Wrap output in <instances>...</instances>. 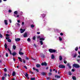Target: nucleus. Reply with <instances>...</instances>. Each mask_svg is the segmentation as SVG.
Masks as SVG:
<instances>
[{"label": "nucleus", "instance_id": "nucleus-64", "mask_svg": "<svg viewBox=\"0 0 80 80\" xmlns=\"http://www.w3.org/2000/svg\"><path fill=\"white\" fill-rule=\"evenodd\" d=\"M11 80H15V79L14 78H12V79Z\"/></svg>", "mask_w": 80, "mask_h": 80}, {"label": "nucleus", "instance_id": "nucleus-46", "mask_svg": "<svg viewBox=\"0 0 80 80\" xmlns=\"http://www.w3.org/2000/svg\"><path fill=\"white\" fill-rule=\"evenodd\" d=\"M9 36H10V35H9V34H6V37H9Z\"/></svg>", "mask_w": 80, "mask_h": 80}, {"label": "nucleus", "instance_id": "nucleus-48", "mask_svg": "<svg viewBox=\"0 0 80 80\" xmlns=\"http://www.w3.org/2000/svg\"><path fill=\"white\" fill-rule=\"evenodd\" d=\"M8 12L9 13H11V12H12V10H10V9H9V10H8Z\"/></svg>", "mask_w": 80, "mask_h": 80}, {"label": "nucleus", "instance_id": "nucleus-35", "mask_svg": "<svg viewBox=\"0 0 80 80\" xmlns=\"http://www.w3.org/2000/svg\"><path fill=\"white\" fill-rule=\"evenodd\" d=\"M35 80V78H31V80Z\"/></svg>", "mask_w": 80, "mask_h": 80}, {"label": "nucleus", "instance_id": "nucleus-34", "mask_svg": "<svg viewBox=\"0 0 80 80\" xmlns=\"http://www.w3.org/2000/svg\"><path fill=\"white\" fill-rule=\"evenodd\" d=\"M28 42H30L31 41V40L30 39V38H28L27 39Z\"/></svg>", "mask_w": 80, "mask_h": 80}, {"label": "nucleus", "instance_id": "nucleus-43", "mask_svg": "<svg viewBox=\"0 0 80 80\" xmlns=\"http://www.w3.org/2000/svg\"><path fill=\"white\" fill-rule=\"evenodd\" d=\"M67 61H65V60H64V63H65V64H66V63H67Z\"/></svg>", "mask_w": 80, "mask_h": 80}, {"label": "nucleus", "instance_id": "nucleus-52", "mask_svg": "<svg viewBox=\"0 0 80 80\" xmlns=\"http://www.w3.org/2000/svg\"><path fill=\"white\" fill-rule=\"evenodd\" d=\"M29 72H30V73H32V74H33V72H32V71H30Z\"/></svg>", "mask_w": 80, "mask_h": 80}, {"label": "nucleus", "instance_id": "nucleus-50", "mask_svg": "<svg viewBox=\"0 0 80 80\" xmlns=\"http://www.w3.org/2000/svg\"><path fill=\"white\" fill-rule=\"evenodd\" d=\"M23 62L24 63H25V62H26L25 60L24 59H23Z\"/></svg>", "mask_w": 80, "mask_h": 80}, {"label": "nucleus", "instance_id": "nucleus-12", "mask_svg": "<svg viewBox=\"0 0 80 80\" xmlns=\"http://www.w3.org/2000/svg\"><path fill=\"white\" fill-rule=\"evenodd\" d=\"M55 78H60V76H58L57 75H55Z\"/></svg>", "mask_w": 80, "mask_h": 80}, {"label": "nucleus", "instance_id": "nucleus-31", "mask_svg": "<svg viewBox=\"0 0 80 80\" xmlns=\"http://www.w3.org/2000/svg\"><path fill=\"white\" fill-rule=\"evenodd\" d=\"M4 71L5 72H7V69L6 68H5L4 69Z\"/></svg>", "mask_w": 80, "mask_h": 80}, {"label": "nucleus", "instance_id": "nucleus-9", "mask_svg": "<svg viewBox=\"0 0 80 80\" xmlns=\"http://www.w3.org/2000/svg\"><path fill=\"white\" fill-rule=\"evenodd\" d=\"M11 55H12L13 56H15V55H17V53L15 52H13L11 54Z\"/></svg>", "mask_w": 80, "mask_h": 80}, {"label": "nucleus", "instance_id": "nucleus-30", "mask_svg": "<svg viewBox=\"0 0 80 80\" xmlns=\"http://www.w3.org/2000/svg\"><path fill=\"white\" fill-rule=\"evenodd\" d=\"M8 42H12V40H11V39H8Z\"/></svg>", "mask_w": 80, "mask_h": 80}, {"label": "nucleus", "instance_id": "nucleus-25", "mask_svg": "<svg viewBox=\"0 0 80 80\" xmlns=\"http://www.w3.org/2000/svg\"><path fill=\"white\" fill-rule=\"evenodd\" d=\"M14 14H15V15H17V14H18V11H15L14 12Z\"/></svg>", "mask_w": 80, "mask_h": 80}, {"label": "nucleus", "instance_id": "nucleus-11", "mask_svg": "<svg viewBox=\"0 0 80 80\" xmlns=\"http://www.w3.org/2000/svg\"><path fill=\"white\" fill-rule=\"evenodd\" d=\"M15 75H16V73L15 72L13 71L12 72V76H15Z\"/></svg>", "mask_w": 80, "mask_h": 80}, {"label": "nucleus", "instance_id": "nucleus-8", "mask_svg": "<svg viewBox=\"0 0 80 80\" xmlns=\"http://www.w3.org/2000/svg\"><path fill=\"white\" fill-rule=\"evenodd\" d=\"M15 40L16 42H18L20 40V38H17L15 39Z\"/></svg>", "mask_w": 80, "mask_h": 80}, {"label": "nucleus", "instance_id": "nucleus-7", "mask_svg": "<svg viewBox=\"0 0 80 80\" xmlns=\"http://www.w3.org/2000/svg\"><path fill=\"white\" fill-rule=\"evenodd\" d=\"M4 22L5 24L6 25H8V22H7V20H5L4 21Z\"/></svg>", "mask_w": 80, "mask_h": 80}, {"label": "nucleus", "instance_id": "nucleus-27", "mask_svg": "<svg viewBox=\"0 0 80 80\" xmlns=\"http://www.w3.org/2000/svg\"><path fill=\"white\" fill-rule=\"evenodd\" d=\"M25 75V77H28V73H26Z\"/></svg>", "mask_w": 80, "mask_h": 80}, {"label": "nucleus", "instance_id": "nucleus-10", "mask_svg": "<svg viewBox=\"0 0 80 80\" xmlns=\"http://www.w3.org/2000/svg\"><path fill=\"white\" fill-rule=\"evenodd\" d=\"M19 54L20 55H23V54H24V53H23L22 52H20V51H19Z\"/></svg>", "mask_w": 80, "mask_h": 80}, {"label": "nucleus", "instance_id": "nucleus-28", "mask_svg": "<svg viewBox=\"0 0 80 80\" xmlns=\"http://www.w3.org/2000/svg\"><path fill=\"white\" fill-rule=\"evenodd\" d=\"M39 42L41 45H43V41H40Z\"/></svg>", "mask_w": 80, "mask_h": 80}, {"label": "nucleus", "instance_id": "nucleus-41", "mask_svg": "<svg viewBox=\"0 0 80 80\" xmlns=\"http://www.w3.org/2000/svg\"><path fill=\"white\" fill-rule=\"evenodd\" d=\"M32 38L34 40H35L36 39V37H35V36H34Z\"/></svg>", "mask_w": 80, "mask_h": 80}, {"label": "nucleus", "instance_id": "nucleus-33", "mask_svg": "<svg viewBox=\"0 0 80 80\" xmlns=\"http://www.w3.org/2000/svg\"><path fill=\"white\" fill-rule=\"evenodd\" d=\"M25 59L27 60H29V58H28L27 57H26L25 58Z\"/></svg>", "mask_w": 80, "mask_h": 80}, {"label": "nucleus", "instance_id": "nucleus-59", "mask_svg": "<svg viewBox=\"0 0 80 80\" xmlns=\"http://www.w3.org/2000/svg\"><path fill=\"white\" fill-rule=\"evenodd\" d=\"M50 72H52V69H50Z\"/></svg>", "mask_w": 80, "mask_h": 80}, {"label": "nucleus", "instance_id": "nucleus-24", "mask_svg": "<svg viewBox=\"0 0 80 80\" xmlns=\"http://www.w3.org/2000/svg\"><path fill=\"white\" fill-rule=\"evenodd\" d=\"M12 47H13V50H15V49H16V46L15 45H13V46Z\"/></svg>", "mask_w": 80, "mask_h": 80}, {"label": "nucleus", "instance_id": "nucleus-56", "mask_svg": "<svg viewBox=\"0 0 80 80\" xmlns=\"http://www.w3.org/2000/svg\"><path fill=\"white\" fill-rule=\"evenodd\" d=\"M40 33V32H37V34H39Z\"/></svg>", "mask_w": 80, "mask_h": 80}, {"label": "nucleus", "instance_id": "nucleus-16", "mask_svg": "<svg viewBox=\"0 0 80 80\" xmlns=\"http://www.w3.org/2000/svg\"><path fill=\"white\" fill-rule=\"evenodd\" d=\"M68 66L69 67V68L70 69L72 68V66H70V64L69 63L68 64Z\"/></svg>", "mask_w": 80, "mask_h": 80}, {"label": "nucleus", "instance_id": "nucleus-57", "mask_svg": "<svg viewBox=\"0 0 80 80\" xmlns=\"http://www.w3.org/2000/svg\"><path fill=\"white\" fill-rule=\"evenodd\" d=\"M33 45L34 47H37V46L36 45V44H34Z\"/></svg>", "mask_w": 80, "mask_h": 80}, {"label": "nucleus", "instance_id": "nucleus-62", "mask_svg": "<svg viewBox=\"0 0 80 80\" xmlns=\"http://www.w3.org/2000/svg\"><path fill=\"white\" fill-rule=\"evenodd\" d=\"M37 38H40V36H39L38 37H37Z\"/></svg>", "mask_w": 80, "mask_h": 80}, {"label": "nucleus", "instance_id": "nucleus-58", "mask_svg": "<svg viewBox=\"0 0 80 80\" xmlns=\"http://www.w3.org/2000/svg\"><path fill=\"white\" fill-rule=\"evenodd\" d=\"M24 23H25L24 22H22V25H24Z\"/></svg>", "mask_w": 80, "mask_h": 80}, {"label": "nucleus", "instance_id": "nucleus-21", "mask_svg": "<svg viewBox=\"0 0 80 80\" xmlns=\"http://www.w3.org/2000/svg\"><path fill=\"white\" fill-rule=\"evenodd\" d=\"M72 78L73 80H77V78H76V77L75 76H73L72 77Z\"/></svg>", "mask_w": 80, "mask_h": 80}, {"label": "nucleus", "instance_id": "nucleus-32", "mask_svg": "<svg viewBox=\"0 0 80 80\" xmlns=\"http://www.w3.org/2000/svg\"><path fill=\"white\" fill-rule=\"evenodd\" d=\"M59 38L60 41H62V38L60 37H59Z\"/></svg>", "mask_w": 80, "mask_h": 80}, {"label": "nucleus", "instance_id": "nucleus-6", "mask_svg": "<svg viewBox=\"0 0 80 80\" xmlns=\"http://www.w3.org/2000/svg\"><path fill=\"white\" fill-rule=\"evenodd\" d=\"M23 37L24 38H26L27 37V32H25L23 35Z\"/></svg>", "mask_w": 80, "mask_h": 80}, {"label": "nucleus", "instance_id": "nucleus-22", "mask_svg": "<svg viewBox=\"0 0 80 80\" xmlns=\"http://www.w3.org/2000/svg\"><path fill=\"white\" fill-rule=\"evenodd\" d=\"M59 60L60 61H62V57L61 56H59Z\"/></svg>", "mask_w": 80, "mask_h": 80}, {"label": "nucleus", "instance_id": "nucleus-60", "mask_svg": "<svg viewBox=\"0 0 80 80\" xmlns=\"http://www.w3.org/2000/svg\"><path fill=\"white\" fill-rule=\"evenodd\" d=\"M6 40H8V39H9V38H7H7H6Z\"/></svg>", "mask_w": 80, "mask_h": 80}, {"label": "nucleus", "instance_id": "nucleus-14", "mask_svg": "<svg viewBox=\"0 0 80 80\" xmlns=\"http://www.w3.org/2000/svg\"><path fill=\"white\" fill-rule=\"evenodd\" d=\"M41 57H42V58H45V55H44L43 53H42L41 54Z\"/></svg>", "mask_w": 80, "mask_h": 80}, {"label": "nucleus", "instance_id": "nucleus-20", "mask_svg": "<svg viewBox=\"0 0 80 80\" xmlns=\"http://www.w3.org/2000/svg\"><path fill=\"white\" fill-rule=\"evenodd\" d=\"M45 38H40V40H41V41H43V40H44Z\"/></svg>", "mask_w": 80, "mask_h": 80}, {"label": "nucleus", "instance_id": "nucleus-13", "mask_svg": "<svg viewBox=\"0 0 80 80\" xmlns=\"http://www.w3.org/2000/svg\"><path fill=\"white\" fill-rule=\"evenodd\" d=\"M18 58L19 59V61L21 62H22V58L21 57H18Z\"/></svg>", "mask_w": 80, "mask_h": 80}, {"label": "nucleus", "instance_id": "nucleus-36", "mask_svg": "<svg viewBox=\"0 0 80 80\" xmlns=\"http://www.w3.org/2000/svg\"><path fill=\"white\" fill-rule=\"evenodd\" d=\"M52 72H49L48 73V75L49 76H50V75H52Z\"/></svg>", "mask_w": 80, "mask_h": 80}, {"label": "nucleus", "instance_id": "nucleus-38", "mask_svg": "<svg viewBox=\"0 0 80 80\" xmlns=\"http://www.w3.org/2000/svg\"><path fill=\"white\" fill-rule=\"evenodd\" d=\"M75 51H78V47H76V48H75Z\"/></svg>", "mask_w": 80, "mask_h": 80}, {"label": "nucleus", "instance_id": "nucleus-15", "mask_svg": "<svg viewBox=\"0 0 80 80\" xmlns=\"http://www.w3.org/2000/svg\"><path fill=\"white\" fill-rule=\"evenodd\" d=\"M36 67L38 68H39L40 67H41V65H40V64H37L36 65Z\"/></svg>", "mask_w": 80, "mask_h": 80}, {"label": "nucleus", "instance_id": "nucleus-54", "mask_svg": "<svg viewBox=\"0 0 80 80\" xmlns=\"http://www.w3.org/2000/svg\"><path fill=\"white\" fill-rule=\"evenodd\" d=\"M4 76V77H7V73L5 74Z\"/></svg>", "mask_w": 80, "mask_h": 80}, {"label": "nucleus", "instance_id": "nucleus-44", "mask_svg": "<svg viewBox=\"0 0 80 80\" xmlns=\"http://www.w3.org/2000/svg\"><path fill=\"white\" fill-rule=\"evenodd\" d=\"M3 37V36H2V35L0 33V38H2Z\"/></svg>", "mask_w": 80, "mask_h": 80}, {"label": "nucleus", "instance_id": "nucleus-18", "mask_svg": "<svg viewBox=\"0 0 80 80\" xmlns=\"http://www.w3.org/2000/svg\"><path fill=\"white\" fill-rule=\"evenodd\" d=\"M56 51H57L56 50L53 49L51 53H55Z\"/></svg>", "mask_w": 80, "mask_h": 80}, {"label": "nucleus", "instance_id": "nucleus-1", "mask_svg": "<svg viewBox=\"0 0 80 80\" xmlns=\"http://www.w3.org/2000/svg\"><path fill=\"white\" fill-rule=\"evenodd\" d=\"M73 67H75V68H80V65L77 64H73Z\"/></svg>", "mask_w": 80, "mask_h": 80}, {"label": "nucleus", "instance_id": "nucleus-3", "mask_svg": "<svg viewBox=\"0 0 80 80\" xmlns=\"http://www.w3.org/2000/svg\"><path fill=\"white\" fill-rule=\"evenodd\" d=\"M41 65L42 66H44H44H47V63L46 62H42L41 64Z\"/></svg>", "mask_w": 80, "mask_h": 80}, {"label": "nucleus", "instance_id": "nucleus-2", "mask_svg": "<svg viewBox=\"0 0 80 80\" xmlns=\"http://www.w3.org/2000/svg\"><path fill=\"white\" fill-rule=\"evenodd\" d=\"M59 68H65V66L62 64H60L59 65Z\"/></svg>", "mask_w": 80, "mask_h": 80}, {"label": "nucleus", "instance_id": "nucleus-26", "mask_svg": "<svg viewBox=\"0 0 80 80\" xmlns=\"http://www.w3.org/2000/svg\"><path fill=\"white\" fill-rule=\"evenodd\" d=\"M45 16H46V14H42V17L43 18H44Z\"/></svg>", "mask_w": 80, "mask_h": 80}, {"label": "nucleus", "instance_id": "nucleus-49", "mask_svg": "<svg viewBox=\"0 0 80 80\" xmlns=\"http://www.w3.org/2000/svg\"><path fill=\"white\" fill-rule=\"evenodd\" d=\"M2 80H5V77H2Z\"/></svg>", "mask_w": 80, "mask_h": 80}, {"label": "nucleus", "instance_id": "nucleus-4", "mask_svg": "<svg viewBox=\"0 0 80 80\" xmlns=\"http://www.w3.org/2000/svg\"><path fill=\"white\" fill-rule=\"evenodd\" d=\"M20 33H23L24 32H25V29H24L23 30V29L22 28H21L20 29Z\"/></svg>", "mask_w": 80, "mask_h": 80}, {"label": "nucleus", "instance_id": "nucleus-63", "mask_svg": "<svg viewBox=\"0 0 80 80\" xmlns=\"http://www.w3.org/2000/svg\"><path fill=\"white\" fill-rule=\"evenodd\" d=\"M17 25H18V26H20V23H17Z\"/></svg>", "mask_w": 80, "mask_h": 80}, {"label": "nucleus", "instance_id": "nucleus-23", "mask_svg": "<svg viewBox=\"0 0 80 80\" xmlns=\"http://www.w3.org/2000/svg\"><path fill=\"white\" fill-rule=\"evenodd\" d=\"M8 50L9 52L10 53V54H12V51H11V50H10V49L9 48H8Z\"/></svg>", "mask_w": 80, "mask_h": 80}, {"label": "nucleus", "instance_id": "nucleus-53", "mask_svg": "<svg viewBox=\"0 0 80 80\" xmlns=\"http://www.w3.org/2000/svg\"><path fill=\"white\" fill-rule=\"evenodd\" d=\"M24 68H26V69H27V67L26 66H24Z\"/></svg>", "mask_w": 80, "mask_h": 80}, {"label": "nucleus", "instance_id": "nucleus-45", "mask_svg": "<svg viewBox=\"0 0 80 80\" xmlns=\"http://www.w3.org/2000/svg\"><path fill=\"white\" fill-rule=\"evenodd\" d=\"M60 35H61V36H63V34L62 32H61L60 33Z\"/></svg>", "mask_w": 80, "mask_h": 80}, {"label": "nucleus", "instance_id": "nucleus-55", "mask_svg": "<svg viewBox=\"0 0 80 80\" xmlns=\"http://www.w3.org/2000/svg\"><path fill=\"white\" fill-rule=\"evenodd\" d=\"M72 72H75V69H72Z\"/></svg>", "mask_w": 80, "mask_h": 80}, {"label": "nucleus", "instance_id": "nucleus-19", "mask_svg": "<svg viewBox=\"0 0 80 80\" xmlns=\"http://www.w3.org/2000/svg\"><path fill=\"white\" fill-rule=\"evenodd\" d=\"M52 50L53 49H49L48 50V51L49 52H50V53H52Z\"/></svg>", "mask_w": 80, "mask_h": 80}, {"label": "nucleus", "instance_id": "nucleus-17", "mask_svg": "<svg viewBox=\"0 0 80 80\" xmlns=\"http://www.w3.org/2000/svg\"><path fill=\"white\" fill-rule=\"evenodd\" d=\"M54 58H55V56H54V55L52 54L51 56V59H54Z\"/></svg>", "mask_w": 80, "mask_h": 80}, {"label": "nucleus", "instance_id": "nucleus-5", "mask_svg": "<svg viewBox=\"0 0 80 80\" xmlns=\"http://www.w3.org/2000/svg\"><path fill=\"white\" fill-rule=\"evenodd\" d=\"M41 74L42 75H43V76H45V75H47V73L46 72H43L41 73Z\"/></svg>", "mask_w": 80, "mask_h": 80}, {"label": "nucleus", "instance_id": "nucleus-37", "mask_svg": "<svg viewBox=\"0 0 80 80\" xmlns=\"http://www.w3.org/2000/svg\"><path fill=\"white\" fill-rule=\"evenodd\" d=\"M31 27L32 28H33V27H35V26H34L33 24H32V25H31Z\"/></svg>", "mask_w": 80, "mask_h": 80}, {"label": "nucleus", "instance_id": "nucleus-47", "mask_svg": "<svg viewBox=\"0 0 80 80\" xmlns=\"http://www.w3.org/2000/svg\"><path fill=\"white\" fill-rule=\"evenodd\" d=\"M77 62H80V59H77Z\"/></svg>", "mask_w": 80, "mask_h": 80}, {"label": "nucleus", "instance_id": "nucleus-42", "mask_svg": "<svg viewBox=\"0 0 80 80\" xmlns=\"http://www.w3.org/2000/svg\"><path fill=\"white\" fill-rule=\"evenodd\" d=\"M6 56L7 57H8V53H7L6 54Z\"/></svg>", "mask_w": 80, "mask_h": 80}, {"label": "nucleus", "instance_id": "nucleus-61", "mask_svg": "<svg viewBox=\"0 0 80 80\" xmlns=\"http://www.w3.org/2000/svg\"><path fill=\"white\" fill-rule=\"evenodd\" d=\"M22 48H20V50L19 52H21V51H22Z\"/></svg>", "mask_w": 80, "mask_h": 80}, {"label": "nucleus", "instance_id": "nucleus-40", "mask_svg": "<svg viewBox=\"0 0 80 80\" xmlns=\"http://www.w3.org/2000/svg\"><path fill=\"white\" fill-rule=\"evenodd\" d=\"M77 57V54H75L73 56V58H75Z\"/></svg>", "mask_w": 80, "mask_h": 80}, {"label": "nucleus", "instance_id": "nucleus-29", "mask_svg": "<svg viewBox=\"0 0 80 80\" xmlns=\"http://www.w3.org/2000/svg\"><path fill=\"white\" fill-rule=\"evenodd\" d=\"M4 47L5 48H7V45L6 44H4Z\"/></svg>", "mask_w": 80, "mask_h": 80}, {"label": "nucleus", "instance_id": "nucleus-39", "mask_svg": "<svg viewBox=\"0 0 80 80\" xmlns=\"http://www.w3.org/2000/svg\"><path fill=\"white\" fill-rule=\"evenodd\" d=\"M69 75H72V73L70 72H68Z\"/></svg>", "mask_w": 80, "mask_h": 80}, {"label": "nucleus", "instance_id": "nucleus-51", "mask_svg": "<svg viewBox=\"0 0 80 80\" xmlns=\"http://www.w3.org/2000/svg\"><path fill=\"white\" fill-rule=\"evenodd\" d=\"M35 70H36L37 72H39V70H38V69H36Z\"/></svg>", "mask_w": 80, "mask_h": 80}]
</instances>
